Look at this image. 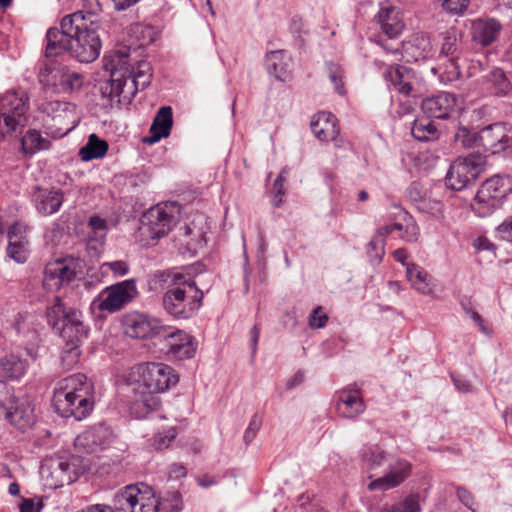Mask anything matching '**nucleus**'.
Returning <instances> with one entry per match:
<instances>
[{"label": "nucleus", "mask_w": 512, "mask_h": 512, "mask_svg": "<svg viewBox=\"0 0 512 512\" xmlns=\"http://www.w3.org/2000/svg\"><path fill=\"white\" fill-rule=\"evenodd\" d=\"M154 278L167 283L163 309L175 319H190L202 306L204 294L192 277L179 272L157 271Z\"/></svg>", "instance_id": "nucleus-4"}, {"label": "nucleus", "mask_w": 512, "mask_h": 512, "mask_svg": "<svg viewBox=\"0 0 512 512\" xmlns=\"http://www.w3.org/2000/svg\"><path fill=\"white\" fill-rule=\"evenodd\" d=\"M138 296L135 279H127L105 287L94 299L93 305L99 311L115 313L130 304Z\"/></svg>", "instance_id": "nucleus-11"}, {"label": "nucleus", "mask_w": 512, "mask_h": 512, "mask_svg": "<svg viewBox=\"0 0 512 512\" xmlns=\"http://www.w3.org/2000/svg\"><path fill=\"white\" fill-rule=\"evenodd\" d=\"M461 61L462 60H439L436 68H433L435 74L439 75L441 82L448 84L459 79L461 74Z\"/></svg>", "instance_id": "nucleus-39"}, {"label": "nucleus", "mask_w": 512, "mask_h": 512, "mask_svg": "<svg viewBox=\"0 0 512 512\" xmlns=\"http://www.w3.org/2000/svg\"><path fill=\"white\" fill-rule=\"evenodd\" d=\"M378 22L383 32L390 38L399 35L404 27L399 11L388 5L381 6L378 12Z\"/></svg>", "instance_id": "nucleus-31"}, {"label": "nucleus", "mask_w": 512, "mask_h": 512, "mask_svg": "<svg viewBox=\"0 0 512 512\" xmlns=\"http://www.w3.org/2000/svg\"><path fill=\"white\" fill-rule=\"evenodd\" d=\"M338 412L345 418H354L365 411V404L358 390H343L339 394Z\"/></svg>", "instance_id": "nucleus-27"}, {"label": "nucleus", "mask_w": 512, "mask_h": 512, "mask_svg": "<svg viewBox=\"0 0 512 512\" xmlns=\"http://www.w3.org/2000/svg\"><path fill=\"white\" fill-rule=\"evenodd\" d=\"M165 342L167 355L178 360L193 357L197 349L193 337L180 329L166 334Z\"/></svg>", "instance_id": "nucleus-20"}, {"label": "nucleus", "mask_w": 512, "mask_h": 512, "mask_svg": "<svg viewBox=\"0 0 512 512\" xmlns=\"http://www.w3.org/2000/svg\"><path fill=\"white\" fill-rule=\"evenodd\" d=\"M185 235L192 236L191 240L187 242L190 249L196 251L206 244L205 232L202 228H196L194 224L185 227Z\"/></svg>", "instance_id": "nucleus-47"}, {"label": "nucleus", "mask_w": 512, "mask_h": 512, "mask_svg": "<svg viewBox=\"0 0 512 512\" xmlns=\"http://www.w3.org/2000/svg\"><path fill=\"white\" fill-rule=\"evenodd\" d=\"M76 273V265L73 260H57L46 266L44 284L50 287L69 284L75 278Z\"/></svg>", "instance_id": "nucleus-21"}, {"label": "nucleus", "mask_w": 512, "mask_h": 512, "mask_svg": "<svg viewBox=\"0 0 512 512\" xmlns=\"http://www.w3.org/2000/svg\"><path fill=\"white\" fill-rule=\"evenodd\" d=\"M259 336H260V328L258 325H254L249 332V338H250L249 341H250V348L252 351V355H255L257 352Z\"/></svg>", "instance_id": "nucleus-62"}, {"label": "nucleus", "mask_w": 512, "mask_h": 512, "mask_svg": "<svg viewBox=\"0 0 512 512\" xmlns=\"http://www.w3.org/2000/svg\"><path fill=\"white\" fill-rule=\"evenodd\" d=\"M403 225L400 222L391 224V225H385L380 228H378L376 234L374 237H381L385 241V237L388 236L390 233H392L394 230L402 231Z\"/></svg>", "instance_id": "nucleus-60"}, {"label": "nucleus", "mask_w": 512, "mask_h": 512, "mask_svg": "<svg viewBox=\"0 0 512 512\" xmlns=\"http://www.w3.org/2000/svg\"><path fill=\"white\" fill-rule=\"evenodd\" d=\"M88 225L93 233L90 239L103 243L108 231L106 220L99 216H92L89 219Z\"/></svg>", "instance_id": "nucleus-46"}, {"label": "nucleus", "mask_w": 512, "mask_h": 512, "mask_svg": "<svg viewBox=\"0 0 512 512\" xmlns=\"http://www.w3.org/2000/svg\"><path fill=\"white\" fill-rule=\"evenodd\" d=\"M22 150L25 154L32 155L40 150H47L50 141L41 136L37 130H29L21 139Z\"/></svg>", "instance_id": "nucleus-40"}, {"label": "nucleus", "mask_w": 512, "mask_h": 512, "mask_svg": "<svg viewBox=\"0 0 512 512\" xmlns=\"http://www.w3.org/2000/svg\"><path fill=\"white\" fill-rule=\"evenodd\" d=\"M112 503L116 512H157L159 500L150 486L137 483L119 489Z\"/></svg>", "instance_id": "nucleus-8"}, {"label": "nucleus", "mask_w": 512, "mask_h": 512, "mask_svg": "<svg viewBox=\"0 0 512 512\" xmlns=\"http://www.w3.org/2000/svg\"><path fill=\"white\" fill-rule=\"evenodd\" d=\"M384 76L399 93L404 96H414L411 83L412 71L409 68L391 65L387 67Z\"/></svg>", "instance_id": "nucleus-29"}, {"label": "nucleus", "mask_w": 512, "mask_h": 512, "mask_svg": "<svg viewBox=\"0 0 512 512\" xmlns=\"http://www.w3.org/2000/svg\"><path fill=\"white\" fill-rule=\"evenodd\" d=\"M446 59L463 60L461 34L455 29L446 31L442 36L439 60Z\"/></svg>", "instance_id": "nucleus-33"}, {"label": "nucleus", "mask_w": 512, "mask_h": 512, "mask_svg": "<svg viewBox=\"0 0 512 512\" xmlns=\"http://www.w3.org/2000/svg\"><path fill=\"white\" fill-rule=\"evenodd\" d=\"M77 512H116L114 511V505L107 504H93Z\"/></svg>", "instance_id": "nucleus-63"}, {"label": "nucleus", "mask_w": 512, "mask_h": 512, "mask_svg": "<svg viewBox=\"0 0 512 512\" xmlns=\"http://www.w3.org/2000/svg\"><path fill=\"white\" fill-rule=\"evenodd\" d=\"M261 424H262L261 419L257 415H254L252 417V419L250 420V423L243 435V440L246 444H249L252 442V440L257 435V433L261 427Z\"/></svg>", "instance_id": "nucleus-53"}, {"label": "nucleus", "mask_w": 512, "mask_h": 512, "mask_svg": "<svg viewBox=\"0 0 512 512\" xmlns=\"http://www.w3.org/2000/svg\"><path fill=\"white\" fill-rule=\"evenodd\" d=\"M327 75L330 82L333 84L335 91L339 95H345L344 71L342 67L336 63L330 62L327 64Z\"/></svg>", "instance_id": "nucleus-44"}, {"label": "nucleus", "mask_w": 512, "mask_h": 512, "mask_svg": "<svg viewBox=\"0 0 512 512\" xmlns=\"http://www.w3.org/2000/svg\"><path fill=\"white\" fill-rule=\"evenodd\" d=\"M486 163L485 157L480 153H471L465 157H458L447 173V185L460 191L473 183L483 172Z\"/></svg>", "instance_id": "nucleus-12"}, {"label": "nucleus", "mask_w": 512, "mask_h": 512, "mask_svg": "<svg viewBox=\"0 0 512 512\" xmlns=\"http://www.w3.org/2000/svg\"><path fill=\"white\" fill-rule=\"evenodd\" d=\"M123 328L126 336L135 339H146L157 335L162 329L160 321L145 313L134 311L128 313L123 319Z\"/></svg>", "instance_id": "nucleus-16"}, {"label": "nucleus", "mask_w": 512, "mask_h": 512, "mask_svg": "<svg viewBox=\"0 0 512 512\" xmlns=\"http://www.w3.org/2000/svg\"><path fill=\"white\" fill-rule=\"evenodd\" d=\"M101 11L102 7L97 0H87L83 10L64 16L60 29L50 28L47 31L46 57L69 52L82 63L96 60L102 47L100 32L104 30L99 15Z\"/></svg>", "instance_id": "nucleus-1"}, {"label": "nucleus", "mask_w": 512, "mask_h": 512, "mask_svg": "<svg viewBox=\"0 0 512 512\" xmlns=\"http://www.w3.org/2000/svg\"><path fill=\"white\" fill-rule=\"evenodd\" d=\"M416 106V102L410 99H407L405 101H400L397 107V110L395 111V114L398 117H402L405 115H410L414 112Z\"/></svg>", "instance_id": "nucleus-57"}, {"label": "nucleus", "mask_w": 512, "mask_h": 512, "mask_svg": "<svg viewBox=\"0 0 512 512\" xmlns=\"http://www.w3.org/2000/svg\"><path fill=\"white\" fill-rule=\"evenodd\" d=\"M501 30V24L495 19L478 18L471 21L470 33L472 40L481 45L492 44Z\"/></svg>", "instance_id": "nucleus-24"}, {"label": "nucleus", "mask_w": 512, "mask_h": 512, "mask_svg": "<svg viewBox=\"0 0 512 512\" xmlns=\"http://www.w3.org/2000/svg\"><path fill=\"white\" fill-rule=\"evenodd\" d=\"M36 209L42 215H52L59 211L63 203V193L59 189H37L34 194Z\"/></svg>", "instance_id": "nucleus-26"}, {"label": "nucleus", "mask_w": 512, "mask_h": 512, "mask_svg": "<svg viewBox=\"0 0 512 512\" xmlns=\"http://www.w3.org/2000/svg\"><path fill=\"white\" fill-rule=\"evenodd\" d=\"M455 141L462 147H473L479 141V134L471 132L466 127H460L455 134Z\"/></svg>", "instance_id": "nucleus-48"}, {"label": "nucleus", "mask_w": 512, "mask_h": 512, "mask_svg": "<svg viewBox=\"0 0 512 512\" xmlns=\"http://www.w3.org/2000/svg\"><path fill=\"white\" fill-rule=\"evenodd\" d=\"M25 227L20 223L13 224L8 231L9 241L13 239H26L24 236Z\"/></svg>", "instance_id": "nucleus-61"}, {"label": "nucleus", "mask_w": 512, "mask_h": 512, "mask_svg": "<svg viewBox=\"0 0 512 512\" xmlns=\"http://www.w3.org/2000/svg\"><path fill=\"white\" fill-rule=\"evenodd\" d=\"M38 77L44 86L53 87L60 92L79 90L84 81L82 74L71 71L56 61H49L41 67Z\"/></svg>", "instance_id": "nucleus-14"}, {"label": "nucleus", "mask_w": 512, "mask_h": 512, "mask_svg": "<svg viewBox=\"0 0 512 512\" xmlns=\"http://www.w3.org/2000/svg\"><path fill=\"white\" fill-rule=\"evenodd\" d=\"M419 495L411 494L394 504H385L375 512H420Z\"/></svg>", "instance_id": "nucleus-42"}, {"label": "nucleus", "mask_w": 512, "mask_h": 512, "mask_svg": "<svg viewBox=\"0 0 512 512\" xmlns=\"http://www.w3.org/2000/svg\"><path fill=\"white\" fill-rule=\"evenodd\" d=\"M483 83L489 93L503 97L512 90V83L502 68H492L484 77Z\"/></svg>", "instance_id": "nucleus-30"}, {"label": "nucleus", "mask_w": 512, "mask_h": 512, "mask_svg": "<svg viewBox=\"0 0 512 512\" xmlns=\"http://www.w3.org/2000/svg\"><path fill=\"white\" fill-rule=\"evenodd\" d=\"M107 150V142L101 140L96 134H91L88 138V142L80 148L79 156L83 161H90L104 157Z\"/></svg>", "instance_id": "nucleus-38"}, {"label": "nucleus", "mask_w": 512, "mask_h": 512, "mask_svg": "<svg viewBox=\"0 0 512 512\" xmlns=\"http://www.w3.org/2000/svg\"><path fill=\"white\" fill-rule=\"evenodd\" d=\"M385 242L381 237H374L368 244L367 254L370 257L371 261L379 262L384 256Z\"/></svg>", "instance_id": "nucleus-49"}, {"label": "nucleus", "mask_w": 512, "mask_h": 512, "mask_svg": "<svg viewBox=\"0 0 512 512\" xmlns=\"http://www.w3.org/2000/svg\"><path fill=\"white\" fill-rule=\"evenodd\" d=\"M109 427L100 424L82 432L74 441L75 447L85 453H96L102 450L111 440Z\"/></svg>", "instance_id": "nucleus-19"}, {"label": "nucleus", "mask_w": 512, "mask_h": 512, "mask_svg": "<svg viewBox=\"0 0 512 512\" xmlns=\"http://www.w3.org/2000/svg\"><path fill=\"white\" fill-rule=\"evenodd\" d=\"M411 134L419 141H433L438 138V130L429 117L415 120Z\"/></svg>", "instance_id": "nucleus-41"}, {"label": "nucleus", "mask_w": 512, "mask_h": 512, "mask_svg": "<svg viewBox=\"0 0 512 512\" xmlns=\"http://www.w3.org/2000/svg\"><path fill=\"white\" fill-rule=\"evenodd\" d=\"M27 109L28 98L24 94L8 91L0 96V141L25 126Z\"/></svg>", "instance_id": "nucleus-10"}, {"label": "nucleus", "mask_w": 512, "mask_h": 512, "mask_svg": "<svg viewBox=\"0 0 512 512\" xmlns=\"http://www.w3.org/2000/svg\"><path fill=\"white\" fill-rule=\"evenodd\" d=\"M104 68L110 72L111 79L100 87L101 96L106 106L114 107L129 103L138 90L150 84L151 66L147 61L131 64L130 48L122 47L110 55L104 56Z\"/></svg>", "instance_id": "nucleus-2"}, {"label": "nucleus", "mask_w": 512, "mask_h": 512, "mask_svg": "<svg viewBox=\"0 0 512 512\" xmlns=\"http://www.w3.org/2000/svg\"><path fill=\"white\" fill-rule=\"evenodd\" d=\"M19 508L20 512H39V509L32 499H23Z\"/></svg>", "instance_id": "nucleus-64"}, {"label": "nucleus", "mask_w": 512, "mask_h": 512, "mask_svg": "<svg viewBox=\"0 0 512 512\" xmlns=\"http://www.w3.org/2000/svg\"><path fill=\"white\" fill-rule=\"evenodd\" d=\"M14 399L13 390L0 381V413H3L14 402Z\"/></svg>", "instance_id": "nucleus-51"}, {"label": "nucleus", "mask_w": 512, "mask_h": 512, "mask_svg": "<svg viewBox=\"0 0 512 512\" xmlns=\"http://www.w3.org/2000/svg\"><path fill=\"white\" fill-rule=\"evenodd\" d=\"M393 456L378 446H371L364 450L362 460L369 472L377 471L387 466Z\"/></svg>", "instance_id": "nucleus-37"}, {"label": "nucleus", "mask_w": 512, "mask_h": 512, "mask_svg": "<svg viewBox=\"0 0 512 512\" xmlns=\"http://www.w3.org/2000/svg\"><path fill=\"white\" fill-rule=\"evenodd\" d=\"M86 470L78 456H52L44 460L40 475L46 487L57 489L73 483Z\"/></svg>", "instance_id": "nucleus-7"}, {"label": "nucleus", "mask_w": 512, "mask_h": 512, "mask_svg": "<svg viewBox=\"0 0 512 512\" xmlns=\"http://www.w3.org/2000/svg\"><path fill=\"white\" fill-rule=\"evenodd\" d=\"M102 267L109 268L117 277H121L129 273V265L122 260L105 262L103 263Z\"/></svg>", "instance_id": "nucleus-55"}, {"label": "nucleus", "mask_w": 512, "mask_h": 512, "mask_svg": "<svg viewBox=\"0 0 512 512\" xmlns=\"http://www.w3.org/2000/svg\"><path fill=\"white\" fill-rule=\"evenodd\" d=\"M327 319V315L323 312L322 308L317 307L309 318V324L312 328H322L325 326Z\"/></svg>", "instance_id": "nucleus-56"}, {"label": "nucleus", "mask_w": 512, "mask_h": 512, "mask_svg": "<svg viewBox=\"0 0 512 512\" xmlns=\"http://www.w3.org/2000/svg\"><path fill=\"white\" fill-rule=\"evenodd\" d=\"M505 179L499 175L487 179L478 190L472 209L480 217L491 215L500 208L510 188L506 185Z\"/></svg>", "instance_id": "nucleus-13"}, {"label": "nucleus", "mask_w": 512, "mask_h": 512, "mask_svg": "<svg viewBox=\"0 0 512 512\" xmlns=\"http://www.w3.org/2000/svg\"><path fill=\"white\" fill-rule=\"evenodd\" d=\"M288 56L284 51H271L266 56L268 72L280 81H285L288 76Z\"/></svg>", "instance_id": "nucleus-36"}, {"label": "nucleus", "mask_w": 512, "mask_h": 512, "mask_svg": "<svg viewBox=\"0 0 512 512\" xmlns=\"http://www.w3.org/2000/svg\"><path fill=\"white\" fill-rule=\"evenodd\" d=\"M52 403L60 416L82 420L93 409V385L81 373L60 379L54 388Z\"/></svg>", "instance_id": "nucleus-6"}, {"label": "nucleus", "mask_w": 512, "mask_h": 512, "mask_svg": "<svg viewBox=\"0 0 512 512\" xmlns=\"http://www.w3.org/2000/svg\"><path fill=\"white\" fill-rule=\"evenodd\" d=\"M179 216L180 206L177 203H159L143 214L140 230L151 239L162 238L176 226Z\"/></svg>", "instance_id": "nucleus-9"}, {"label": "nucleus", "mask_w": 512, "mask_h": 512, "mask_svg": "<svg viewBox=\"0 0 512 512\" xmlns=\"http://www.w3.org/2000/svg\"><path fill=\"white\" fill-rule=\"evenodd\" d=\"M186 474L187 468L181 463H173L169 467L168 475L170 479L178 480L180 478L185 477Z\"/></svg>", "instance_id": "nucleus-59"}, {"label": "nucleus", "mask_w": 512, "mask_h": 512, "mask_svg": "<svg viewBox=\"0 0 512 512\" xmlns=\"http://www.w3.org/2000/svg\"><path fill=\"white\" fill-rule=\"evenodd\" d=\"M497 233L503 240L512 241V217L497 227Z\"/></svg>", "instance_id": "nucleus-58"}, {"label": "nucleus", "mask_w": 512, "mask_h": 512, "mask_svg": "<svg viewBox=\"0 0 512 512\" xmlns=\"http://www.w3.org/2000/svg\"><path fill=\"white\" fill-rule=\"evenodd\" d=\"M48 323L59 332L61 339L69 346L62 354V362L67 368L78 362L80 344L88 336V326L84 323L80 310L67 307L59 297L47 308Z\"/></svg>", "instance_id": "nucleus-5"}, {"label": "nucleus", "mask_w": 512, "mask_h": 512, "mask_svg": "<svg viewBox=\"0 0 512 512\" xmlns=\"http://www.w3.org/2000/svg\"><path fill=\"white\" fill-rule=\"evenodd\" d=\"M387 472L368 484L370 491H387L401 485L411 474L412 465L406 459L393 456L386 466Z\"/></svg>", "instance_id": "nucleus-15"}, {"label": "nucleus", "mask_w": 512, "mask_h": 512, "mask_svg": "<svg viewBox=\"0 0 512 512\" xmlns=\"http://www.w3.org/2000/svg\"><path fill=\"white\" fill-rule=\"evenodd\" d=\"M26 372L25 362L14 354L0 358V381L19 380Z\"/></svg>", "instance_id": "nucleus-35"}, {"label": "nucleus", "mask_w": 512, "mask_h": 512, "mask_svg": "<svg viewBox=\"0 0 512 512\" xmlns=\"http://www.w3.org/2000/svg\"><path fill=\"white\" fill-rule=\"evenodd\" d=\"M479 142L493 154L499 153L512 145V126L507 123H494L479 132Z\"/></svg>", "instance_id": "nucleus-17"}, {"label": "nucleus", "mask_w": 512, "mask_h": 512, "mask_svg": "<svg viewBox=\"0 0 512 512\" xmlns=\"http://www.w3.org/2000/svg\"><path fill=\"white\" fill-rule=\"evenodd\" d=\"M176 437V430L174 428H169L164 433H158L154 436L153 446L157 450H162L169 447L170 443Z\"/></svg>", "instance_id": "nucleus-50"}, {"label": "nucleus", "mask_w": 512, "mask_h": 512, "mask_svg": "<svg viewBox=\"0 0 512 512\" xmlns=\"http://www.w3.org/2000/svg\"><path fill=\"white\" fill-rule=\"evenodd\" d=\"M456 104L454 95L442 92L428 97L422 101L421 108L429 118L445 119Z\"/></svg>", "instance_id": "nucleus-22"}, {"label": "nucleus", "mask_w": 512, "mask_h": 512, "mask_svg": "<svg viewBox=\"0 0 512 512\" xmlns=\"http://www.w3.org/2000/svg\"><path fill=\"white\" fill-rule=\"evenodd\" d=\"M406 275L411 286L424 295H430L433 292L434 285L431 276L420 266L410 263L406 268Z\"/></svg>", "instance_id": "nucleus-34"}, {"label": "nucleus", "mask_w": 512, "mask_h": 512, "mask_svg": "<svg viewBox=\"0 0 512 512\" xmlns=\"http://www.w3.org/2000/svg\"><path fill=\"white\" fill-rule=\"evenodd\" d=\"M395 208L398 210L403 225L400 237L406 242H416L419 237L418 225L407 211L403 210L400 206H395Z\"/></svg>", "instance_id": "nucleus-43"}, {"label": "nucleus", "mask_w": 512, "mask_h": 512, "mask_svg": "<svg viewBox=\"0 0 512 512\" xmlns=\"http://www.w3.org/2000/svg\"><path fill=\"white\" fill-rule=\"evenodd\" d=\"M439 2L447 11L458 14L467 8L469 0H439Z\"/></svg>", "instance_id": "nucleus-54"}, {"label": "nucleus", "mask_w": 512, "mask_h": 512, "mask_svg": "<svg viewBox=\"0 0 512 512\" xmlns=\"http://www.w3.org/2000/svg\"><path fill=\"white\" fill-rule=\"evenodd\" d=\"M284 173H285V170H282V172L279 174V176L277 177V179L275 180L274 182V185H273V191H274V197H273V205L276 206V207H279L283 201V196L285 194V191H284V188H283V183H284Z\"/></svg>", "instance_id": "nucleus-52"}, {"label": "nucleus", "mask_w": 512, "mask_h": 512, "mask_svg": "<svg viewBox=\"0 0 512 512\" xmlns=\"http://www.w3.org/2000/svg\"><path fill=\"white\" fill-rule=\"evenodd\" d=\"M129 380L135 384L134 401L130 407L136 418H143L160 405L159 393L175 386L179 376L164 363H145L135 367Z\"/></svg>", "instance_id": "nucleus-3"}, {"label": "nucleus", "mask_w": 512, "mask_h": 512, "mask_svg": "<svg viewBox=\"0 0 512 512\" xmlns=\"http://www.w3.org/2000/svg\"><path fill=\"white\" fill-rule=\"evenodd\" d=\"M432 53L431 40L427 35L415 34L402 45V59L406 62H418Z\"/></svg>", "instance_id": "nucleus-23"}, {"label": "nucleus", "mask_w": 512, "mask_h": 512, "mask_svg": "<svg viewBox=\"0 0 512 512\" xmlns=\"http://www.w3.org/2000/svg\"><path fill=\"white\" fill-rule=\"evenodd\" d=\"M172 124V108L169 106L160 108L150 127L151 136L149 137L148 142L155 143L161 138L168 137L170 135Z\"/></svg>", "instance_id": "nucleus-32"}, {"label": "nucleus", "mask_w": 512, "mask_h": 512, "mask_svg": "<svg viewBox=\"0 0 512 512\" xmlns=\"http://www.w3.org/2000/svg\"><path fill=\"white\" fill-rule=\"evenodd\" d=\"M3 413L13 426L23 432L36 422L34 405L28 397L15 398Z\"/></svg>", "instance_id": "nucleus-18"}, {"label": "nucleus", "mask_w": 512, "mask_h": 512, "mask_svg": "<svg viewBox=\"0 0 512 512\" xmlns=\"http://www.w3.org/2000/svg\"><path fill=\"white\" fill-rule=\"evenodd\" d=\"M43 111L51 117L57 125H65L64 134L73 128L75 107L69 102L50 101L44 105Z\"/></svg>", "instance_id": "nucleus-25"}, {"label": "nucleus", "mask_w": 512, "mask_h": 512, "mask_svg": "<svg viewBox=\"0 0 512 512\" xmlns=\"http://www.w3.org/2000/svg\"><path fill=\"white\" fill-rule=\"evenodd\" d=\"M311 130L320 141H329L339 133L336 117L328 112H319L313 116Z\"/></svg>", "instance_id": "nucleus-28"}, {"label": "nucleus", "mask_w": 512, "mask_h": 512, "mask_svg": "<svg viewBox=\"0 0 512 512\" xmlns=\"http://www.w3.org/2000/svg\"><path fill=\"white\" fill-rule=\"evenodd\" d=\"M27 245L28 241L26 239L17 238L9 241L7 249L8 255L17 263H24L27 260Z\"/></svg>", "instance_id": "nucleus-45"}]
</instances>
